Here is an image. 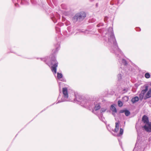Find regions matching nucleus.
Masks as SVG:
<instances>
[{
    "label": "nucleus",
    "instance_id": "obj_11",
    "mask_svg": "<svg viewBox=\"0 0 151 151\" xmlns=\"http://www.w3.org/2000/svg\"><path fill=\"white\" fill-rule=\"evenodd\" d=\"M142 121L145 124L150 122H149L148 117L145 115H144L142 117Z\"/></svg>",
    "mask_w": 151,
    "mask_h": 151
},
{
    "label": "nucleus",
    "instance_id": "obj_28",
    "mask_svg": "<svg viewBox=\"0 0 151 151\" xmlns=\"http://www.w3.org/2000/svg\"><path fill=\"white\" fill-rule=\"evenodd\" d=\"M65 6V5H64V4H62L61 5V6L62 7V8H63V9H66V7H64V6Z\"/></svg>",
    "mask_w": 151,
    "mask_h": 151
},
{
    "label": "nucleus",
    "instance_id": "obj_30",
    "mask_svg": "<svg viewBox=\"0 0 151 151\" xmlns=\"http://www.w3.org/2000/svg\"><path fill=\"white\" fill-rule=\"evenodd\" d=\"M101 25L102 26L103 25V24H99L97 25V27H99Z\"/></svg>",
    "mask_w": 151,
    "mask_h": 151
},
{
    "label": "nucleus",
    "instance_id": "obj_16",
    "mask_svg": "<svg viewBox=\"0 0 151 151\" xmlns=\"http://www.w3.org/2000/svg\"><path fill=\"white\" fill-rule=\"evenodd\" d=\"M139 100V98L137 96H136L133 98L131 99V101L133 104H134L137 101H138Z\"/></svg>",
    "mask_w": 151,
    "mask_h": 151
},
{
    "label": "nucleus",
    "instance_id": "obj_27",
    "mask_svg": "<svg viewBox=\"0 0 151 151\" xmlns=\"http://www.w3.org/2000/svg\"><path fill=\"white\" fill-rule=\"evenodd\" d=\"M118 80H120L122 78V75L120 74H119L117 76Z\"/></svg>",
    "mask_w": 151,
    "mask_h": 151
},
{
    "label": "nucleus",
    "instance_id": "obj_32",
    "mask_svg": "<svg viewBox=\"0 0 151 151\" xmlns=\"http://www.w3.org/2000/svg\"><path fill=\"white\" fill-rule=\"evenodd\" d=\"M107 129H108V130L109 131H110V129H109V126H108V127H107Z\"/></svg>",
    "mask_w": 151,
    "mask_h": 151
},
{
    "label": "nucleus",
    "instance_id": "obj_29",
    "mask_svg": "<svg viewBox=\"0 0 151 151\" xmlns=\"http://www.w3.org/2000/svg\"><path fill=\"white\" fill-rule=\"evenodd\" d=\"M125 111V110H121L120 111V112L121 113H123L124 112V113Z\"/></svg>",
    "mask_w": 151,
    "mask_h": 151
},
{
    "label": "nucleus",
    "instance_id": "obj_36",
    "mask_svg": "<svg viewBox=\"0 0 151 151\" xmlns=\"http://www.w3.org/2000/svg\"><path fill=\"white\" fill-rule=\"evenodd\" d=\"M86 33H88V31H86Z\"/></svg>",
    "mask_w": 151,
    "mask_h": 151
},
{
    "label": "nucleus",
    "instance_id": "obj_39",
    "mask_svg": "<svg viewBox=\"0 0 151 151\" xmlns=\"http://www.w3.org/2000/svg\"><path fill=\"white\" fill-rule=\"evenodd\" d=\"M150 85L151 86V83L150 84Z\"/></svg>",
    "mask_w": 151,
    "mask_h": 151
},
{
    "label": "nucleus",
    "instance_id": "obj_4",
    "mask_svg": "<svg viewBox=\"0 0 151 151\" xmlns=\"http://www.w3.org/2000/svg\"><path fill=\"white\" fill-rule=\"evenodd\" d=\"M86 17V14L83 12H81L76 14L73 17L74 22L83 20Z\"/></svg>",
    "mask_w": 151,
    "mask_h": 151
},
{
    "label": "nucleus",
    "instance_id": "obj_37",
    "mask_svg": "<svg viewBox=\"0 0 151 151\" xmlns=\"http://www.w3.org/2000/svg\"><path fill=\"white\" fill-rule=\"evenodd\" d=\"M91 1H93L94 0H90Z\"/></svg>",
    "mask_w": 151,
    "mask_h": 151
},
{
    "label": "nucleus",
    "instance_id": "obj_21",
    "mask_svg": "<svg viewBox=\"0 0 151 151\" xmlns=\"http://www.w3.org/2000/svg\"><path fill=\"white\" fill-rule=\"evenodd\" d=\"M118 105L119 107H122L123 105V104L122 102L121 101H119L118 102Z\"/></svg>",
    "mask_w": 151,
    "mask_h": 151
},
{
    "label": "nucleus",
    "instance_id": "obj_5",
    "mask_svg": "<svg viewBox=\"0 0 151 151\" xmlns=\"http://www.w3.org/2000/svg\"><path fill=\"white\" fill-rule=\"evenodd\" d=\"M63 96L62 97L61 99V100L60 101L59 100L56 104L62 102L69 101H70V99L68 98V89L67 88H63Z\"/></svg>",
    "mask_w": 151,
    "mask_h": 151
},
{
    "label": "nucleus",
    "instance_id": "obj_17",
    "mask_svg": "<svg viewBox=\"0 0 151 151\" xmlns=\"http://www.w3.org/2000/svg\"><path fill=\"white\" fill-rule=\"evenodd\" d=\"M148 89V86H145V88L141 91V93L143 94L144 95L145 94L146 92L147 91Z\"/></svg>",
    "mask_w": 151,
    "mask_h": 151
},
{
    "label": "nucleus",
    "instance_id": "obj_38",
    "mask_svg": "<svg viewBox=\"0 0 151 151\" xmlns=\"http://www.w3.org/2000/svg\"><path fill=\"white\" fill-rule=\"evenodd\" d=\"M17 0V1H19V0Z\"/></svg>",
    "mask_w": 151,
    "mask_h": 151
},
{
    "label": "nucleus",
    "instance_id": "obj_35",
    "mask_svg": "<svg viewBox=\"0 0 151 151\" xmlns=\"http://www.w3.org/2000/svg\"><path fill=\"white\" fill-rule=\"evenodd\" d=\"M58 18H60V15H58Z\"/></svg>",
    "mask_w": 151,
    "mask_h": 151
},
{
    "label": "nucleus",
    "instance_id": "obj_3",
    "mask_svg": "<svg viewBox=\"0 0 151 151\" xmlns=\"http://www.w3.org/2000/svg\"><path fill=\"white\" fill-rule=\"evenodd\" d=\"M75 97L76 99H74V101H75V100H76L78 103H80L81 106L85 107L91 106V101L90 100L78 94L75 95Z\"/></svg>",
    "mask_w": 151,
    "mask_h": 151
},
{
    "label": "nucleus",
    "instance_id": "obj_15",
    "mask_svg": "<svg viewBox=\"0 0 151 151\" xmlns=\"http://www.w3.org/2000/svg\"><path fill=\"white\" fill-rule=\"evenodd\" d=\"M119 122H116L115 123V128L114 129V132H117L119 130Z\"/></svg>",
    "mask_w": 151,
    "mask_h": 151
},
{
    "label": "nucleus",
    "instance_id": "obj_13",
    "mask_svg": "<svg viewBox=\"0 0 151 151\" xmlns=\"http://www.w3.org/2000/svg\"><path fill=\"white\" fill-rule=\"evenodd\" d=\"M110 109L112 111V114L113 115H114L117 112V110L116 108L114 105H112L111 106Z\"/></svg>",
    "mask_w": 151,
    "mask_h": 151
},
{
    "label": "nucleus",
    "instance_id": "obj_34",
    "mask_svg": "<svg viewBox=\"0 0 151 151\" xmlns=\"http://www.w3.org/2000/svg\"><path fill=\"white\" fill-rule=\"evenodd\" d=\"M96 6L97 7L98 6V3H96Z\"/></svg>",
    "mask_w": 151,
    "mask_h": 151
},
{
    "label": "nucleus",
    "instance_id": "obj_6",
    "mask_svg": "<svg viewBox=\"0 0 151 151\" xmlns=\"http://www.w3.org/2000/svg\"><path fill=\"white\" fill-rule=\"evenodd\" d=\"M144 148V147L140 146V145H139L138 143V141H137L133 151H143Z\"/></svg>",
    "mask_w": 151,
    "mask_h": 151
},
{
    "label": "nucleus",
    "instance_id": "obj_24",
    "mask_svg": "<svg viewBox=\"0 0 151 151\" xmlns=\"http://www.w3.org/2000/svg\"><path fill=\"white\" fill-rule=\"evenodd\" d=\"M63 77L62 74L61 73H57V77L59 79Z\"/></svg>",
    "mask_w": 151,
    "mask_h": 151
},
{
    "label": "nucleus",
    "instance_id": "obj_23",
    "mask_svg": "<svg viewBox=\"0 0 151 151\" xmlns=\"http://www.w3.org/2000/svg\"><path fill=\"white\" fill-rule=\"evenodd\" d=\"M124 130L122 128H120V132L119 134V136H120L121 135H122L123 133Z\"/></svg>",
    "mask_w": 151,
    "mask_h": 151
},
{
    "label": "nucleus",
    "instance_id": "obj_2",
    "mask_svg": "<svg viewBox=\"0 0 151 151\" xmlns=\"http://www.w3.org/2000/svg\"><path fill=\"white\" fill-rule=\"evenodd\" d=\"M46 62V63L50 67L51 66V69L52 72L54 74H56L57 73V67L58 66V62L56 60L54 56L51 57L50 61L48 62L49 60H50V58L47 57V58L41 59Z\"/></svg>",
    "mask_w": 151,
    "mask_h": 151
},
{
    "label": "nucleus",
    "instance_id": "obj_19",
    "mask_svg": "<svg viewBox=\"0 0 151 151\" xmlns=\"http://www.w3.org/2000/svg\"><path fill=\"white\" fill-rule=\"evenodd\" d=\"M102 114H100V116H99V118L101 120V121L103 122H104V118L103 117Z\"/></svg>",
    "mask_w": 151,
    "mask_h": 151
},
{
    "label": "nucleus",
    "instance_id": "obj_25",
    "mask_svg": "<svg viewBox=\"0 0 151 151\" xmlns=\"http://www.w3.org/2000/svg\"><path fill=\"white\" fill-rule=\"evenodd\" d=\"M122 91H123V93H126L128 91V89L127 88H124Z\"/></svg>",
    "mask_w": 151,
    "mask_h": 151
},
{
    "label": "nucleus",
    "instance_id": "obj_9",
    "mask_svg": "<svg viewBox=\"0 0 151 151\" xmlns=\"http://www.w3.org/2000/svg\"><path fill=\"white\" fill-rule=\"evenodd\" d=\"M72 28L70 26L68 27H67V30L68 31V33L66 31L63 32V34L64 35L68 36L69 35L72 34V32H71Z\"/></svg>",
    "mask_w": 151,
    "mask_h": 151
},
{
    "label": "nucleus",
    "instance_id": "obj_12",
    "mask_svg": "<svg viewBox=\"0 0 151 151\" xmlns=\"http://www.w3.org/2000/svg\"><path fill=\"white\" fill-rule=\"evenodd\" d=\"M55 47H56L55 49H54L52 50V52L54 54L56 53L59 49L60 46L59 42H58L57 45L55 46Z\"/></svg>",
    "mask_w": 151,
    "mask_h": 151
},
{
    "label": "nucleus",
    "instance_id": "obj_22",
    "mask_svg": "<svg viewBox=\"0 0 151 151\" xmlns=\"http://www.w3.org/2000/svg\"><path fill=\"white\" fill-rule=\"evenodd\" d=\"M145 76L146 78H150V75L149 73H147L145 74Z\"/></svg>",
    "mask_w": 151,
    "mask_h": 151
},
{
    "label": "nucleus",
    "instance_id": "obj_18",
    "mask_svg": "<svg viewBox=\"0 0 151 151\" xmlns=\"http://www.w3.org/2000/svg\"><path fill=\"white\" fill-rule=\"evenodd\" d=\"M124 113L125 115L127 116H128L130 114V112L128 110H125L124 111Z\"/></svg>",
    "mask_w": 151,
    "mask_h": 151
},
{
    "label": "nucleus",
    "instance_id": "obj_7",
    "mask_svg": "<svg viewBox=\"0 0 151 151\" xmlns=\"http://www.w3.org/2000/svg\"><path fill=\"white\" fill-rule=\"evenodd\" d=\"M143 128L145 130L148 132H151V122H149L145 124L143 126Z\"/></svg>",
    "mask_w": 151,
    "mask_h": 151
},
{
    "label": "nucleus",
    "instance_id": "obj_26",
    "mask_svg": "<svg viewBox=\"0 0 151 151\" xmlns=\"http://www.w3.org/2000/svg\"><path fill=\"white\" fill-rule=\"evenodd\" d=\"M106 110V108H102L101 109V113H103L105 112Z\"/></svg>",
    "mask_w": 151,
    "mask_h": 151
},
{
    "label": "nucleus",
    "instance_id": "obj_31",
    "mask_svg": "<svg viewBox=\"0 0 151 151\" xmlns=\"http://www.w3.org/2000/svg\"><path fill=\"white\" fill-rule=\"evenodd\" d=\"M54 18H53L52 19V21H53V22L55 23L56 22V21H55V20H54Z\"/></svg>",
    "mask_w": 151,
    "mask_h": 151
},
{
    "label": "nucleus",
    "instance_id": "obj_10",
    "mask_svg": "<svg viewBox=\"0 0 151 151\" xmlns=\"http://www.w3.org/2000/svg\"><path fill=\"white\" fill-rule=\"evenodd\" d=\"M151 97V89H149L146 94L145 95L144 99H146Z\"/></svg>",
    "mask_w": 151,
    "mask_h": 151
},
{
    "label": "nucleus",
    "instance_id": "obj_8",
    "mask_svg": "<svg viewBox=\"0 0 151 151\" xmlns=\"http://www.w3.org/2000/svg\"><path fill=\"white\" fill-rule=\"evenodd\" d=\"M119 62L122 65H123L124 66H126L127 65V63L126 61L123 58H119Z\"/></svg>",
    "mask_w": 151,
    "mask_h": 151
},
{
    "label": "nucleus",
    "instance_id": "obj_20",
    "mask_svg": "<svg viewBox=\"0 0 151 151\" xmlns=\"http://www.w3.org/2000/svg\"><path fill=\"white\" fill-rule=\"evenodd\" d=\"M144 95L143 94H142L141 93L139 94V99L140 100H142L143 99V98H144Z\"/></svg>",
    "mask_w": 151,
    "mask_h": 151
},
{
    "label": "nucleus",
    "instance_id": "obj_33",
    "mask_svg": "<svg viewBox=\"0 0 151 151\" xmlns=\"http://www.w3.org/2000/svg\"><path fill=\"white\" fill-rule=\"evenodd\" d=\"M107 129H108V130L109 131H110V129H109V126H108V127H107Z\"/></svg>",
    "mask_w": 151,
    "mask_h": 151
},
{
    "label": "nucleus",
    "instance_id": "obj_14",
    "mask_svg": "<svg viewBox=\"0 0 151 151\" xmlns=\"http://www.w3.org/2000/svg\"><path fill=\"white\" fill-rule=\"evenodd\" d=\"M95 106L94 107V109L96 111L100 109V103H98L97 104H96L95 102L94 103Z\"/></svg>",
    "mask_w": 151,
    "mask_h": 151
},
{
    "label": "nucleus",
    "instance_id": "obj_1",
    "mask_svg": "<svg viewBox=\"0 0 151 151\" xmlns=\"http://www.w3.org/2000/svg\"><path fill=\"white\" fill-rule=\"evenodd\" d=\"M111 31L109 32L108 34H106L109 36L108 42L113 44V46L111 50V52H114L116 55H122V53L120 50L117 44L116 41L115 37L113 33L112 28L110 27L109 29V31Z\"/></svg>",
    "mask_w": 151,
    "mask_h": 151
}]
</instances>
